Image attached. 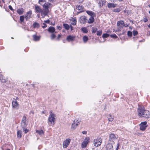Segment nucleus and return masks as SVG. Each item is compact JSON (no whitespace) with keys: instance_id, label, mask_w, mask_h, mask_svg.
<instances>
[{"instance_id":"f257e3e1","label":"nucleus","mask_w":150,"mask_h":150,"mask_svg":"<svg viewBox=\"0 0 150 150\" xmlns=\"http://www.w3.org/2000/svg\"><path fill=\"white\" fill-rule=\"evenodd\" d=\"M138 115L140 117L149 118L150 117V112L145 110L143 106H139L137 109Z\"/></svg>"},{"instance_id":"f03ea898","label":"nucleus","mask_w":150,"mask_h":150,"mask_svg":"<svg viewBox=\"0 0 150 150\" xmlns=\"http://www.w3.org/2000/svg\"><path fill=\"white\" fill-rule=\"evenodd\" d=\"M55 115L52 112V111H50L48 119V123L49 125H54L55 119Z\"/></svg>"},{"instance_id":"7ed1b4c3","label":"nucleus","mask_w":150,"mask_h":150,"mask_svg":"<svg viewBox=\"0 0 150 150\" xmlns=\"http://www.w3.org/2000/svg\"><path fill=\"white\" fill-rule=\"evenodd\" d=\"M118 138L117 135L114 134H111L109 136V142H112V143L114 144V141L116 140Z\"/></svg>"},{"instance_id":"20e7f679","label":"nucleus","mask_w":150,"mask_h":150,"mask_svg":"<svg viewBox=\"0 0 150 150\" xmlns=\"http://www.w3.org/2000/svg\"><path fill=\"white\" fill-rule=\"evenodd\" d=\"M117 29L116 31H119L121 30V29L125 25L124 22L122 21H118L117 23Z\"/></svg>"},{"instance_id":"39448f33","label":"nucleus","mask_w":150,"mask_h":150,"mask_svg":"<svg viewBox=\"0 0 150 150\" xmlns=\"http://www.w3.org/2000/svg\"><path fill=\"white\" fill-rule=\"evenodd\" d=\"M102 142L101 139L100 138L98 137L94 139L93 144L95 146L97 147L100 145Z\"/></svg>"},{"instance_id":"423d86ee","label":"nucleus","mask_w":150,"mask_h":150,"mask_svg":"<svg viewBox=\"0 0 150 150\" xmlns=\"http://www.w3.org/2000/svg\"><path fill=\"white\" fill-rule=\"evenodd\" d=\"M26 117L25 116H24L21 122V126L23 129H24L27 126Z\"/></svg>"},{"instance_id":"0eeeda50","label":"nucleus","mask_w":150,"mask_h":150,"mask_svg":"<svg viewBox=\"0 0 150 150\" xmlns=\"http://www.w3.org/2000/svg\"><path fill=\"white\" fill-rule=\"evenodd\" d=\"M79 121L76 119L74 120L71 125V129L73 130H74L79 125Z\"/></svg>"},{"instance_id":"6e6552de","label":"nucleus","mask_w":150,"mask_h":150,"mask_svg":"<svg viewBox=\"0 0 150 150\" xmlns=\"http://www.w3.org/2000/svg\"><path fill=\"white\" fill-rule=\"evenodd\" d=\"M147 122H142L140 124V129L142 131L144 130L147 127Z\"/></svg>"},{"instance_id":"1a4fd4ad","label":"nucleus","mask_w":150,"mask_h":150,"mask_svg":"<svg viewBox=\"0 0 150 150\" xmlns=\"http://www.w3.org/2000/svg\"><path fill=\"white\" fill-rule=\"evenodd\" d=\"M79 21L80 23L85 24L86 23L87 19L85 16H83L80 17Z\"/></svg>"},{"instance_id":"9d476101","label":"nucleus","mask_w":150,"mask_h":150,"mask_svg":"<svg viewBox=\"0 0 150 150\" xmlns=\"http://www.w3.org/2000/svg\"><path fill=\"white\" fill-rule=\"evenodd\" d=\"M71 142V139L69 138L66 139L63 143V146L64 148H66L69 145Z\"/></svg>"},{"instance_id":"9b49d317","label":"nucleus","mask_w":150,"mask_h":150,"mask_svg":"<svg viewBox=\"0 0 150 150\" xmlns=\"http://www.w3.org/2000/svg\"><path fill=\"white\" fill-rule=\"evenodd\" d=\"M89 140V137H86L85 138L84 140L82 143L81 147L82 148H84L87 145L88 142Z\"/></svg>"},{"instance_id":"f8f14e48","label":"nucleus","mask_w":150,"mask_h":150,"mask_svg":"<svg viewBox=\"0 0 150 150\" xmlns=\"http://www.w3.org/2000/svg\"><path fill=\"white\" fill-rule=\"evenodd\" d=\"M12 104L13 107V108L17 109H18L19 108L18 104L15 99H13Z\"/></svg>"},{"instance_id":"ddd939ff","label":"nucleus","mask_w":150,"mask_h":150,"mask_svg":"<svg viewBox=\"0 0 150 150\" xmlns=\"http://www.w3.org/2000/svg\"><path fill=\"white\" fill-rule=\"evenodd\" d=\"M114 144L112 143L109 142L108 143L106 146V150H113V144Z\"/></svg>"},{"instance_id":"4468645a","label":"nucleus","mask_w":150,"mask_h":150,"mask_svg":"<svg viewBox=\"0 0 150 150\" xmlns=\"http://www.w3.org/2000/svg\"><path fill=\"white\" fill-rule=\"evenodd\" d=\"M42 6L45 9L47 10L48 9L51 7V4L49 2H46Z\"/></svg>"},{"instance_id":"2eb2a0df","label":"nucleus","mask_w":150,"mask_h":150,"mask_svg":"<svg viewBox=\"0 0 150 150\" xmlns=\"http://www.w3.org/2000/svg\"><path fill=\"white\" fill-rule=\"evenodd\" d=\"M75 37L73 35H69L67 36V40L68 42H72L74 40Z\"/></svg>"},{"instance_id":"dca6fc26","label":"nucleus","mask_w":150,"mask_h":150,"mask_svg":"<svg viewBox=\"0 0 150 150\" xmlns=\"http://www.w3.org/2000/svg\"><path fill=\"white\" fill-rule=\"evenodd\" d=\"M32 13L31 11H30L27 12L25 16V18L26 21H28L29 18H31Z\"/></svg>"},{"instance_id":"f3484780","label":"nucleus","mask_w":150,"mask_h":150,"mask_svg":"<svg viewBox=\"0 0 150 150\" xmlns=\"http://www.w3.org/2000/svg\"><path fill=\"white\" fill-rule=\"evenodd\" d=\"M47 10L45 9L44 10L41 11V15L42 18H44V17L46 16L47 13Z\"/></svg>"},{"instance_id":"a211bd4d","label":"nucleus","mask_w":150,"mask_h":150,"mask_svg":"<svg viewBox=\"0 0 150 150\" xmlns=\"http://www.w3.org/2000/svg\"><path fill=\"white\" fill-rule=\"evenodd\" d=\"M71 24L73 25H75L76 23V18H72L71 20Z\"/></svg>"},{"instance_id":"6ab92c4d","label":"nucleus","mask_w":150,"mask_h":150,"mask_svg":"<svg viewBox=\"0 0 150 150\" xmlns=\"http://www.w3.org/2000/svg\"><path fill=\"white\" fill-rule=\"evenodd\" d=\"M117 4L113 3H108V7L109 8H115L116 7Z\"/></svg>"},{"instance_id":"aec40b11","label":"nucleus","mask_w":150,"mask_h":150,"mask_svg":"<svg viewBox=\"0 0 150 150\" xmlns=\"http://www.w3.org/2000/svg\"><path fill=\"white\" fill-rule=\"evenodd\" d=\"M55 31V29L54 27L50 26L49 27L48 29V31L50 33H53Z\"/></svg>"},{"instance_id":"412c9836","label":"nucleus","mask_w":150,"mask_h":150,"mask_svg":"<svg viewBox=\"0 0 150 150\" xmlns=\"http://www.w3.org/2000/svg\"><path fill=\"white\" fill-rule=\"evenodd\" d=\"M87 13L91 16L94 17L95 16V13L91 11H86Z\"/></svg>"},{"instance_id":"4be33fe9","label":"nucleus","mask_w":150,"mask_h":150,"mask_svg":"<svg viewBox=\"0 0 150 150\" xmlns=\"http://www.w3.org/2000/svg\"><path fill=\"white\" fill-rule=\"evenodd\" d=\"M35 8L37 13H40L41 11V9L38 6L35 5Z\"/></svg>"},{"instance_id":"5701e85b","label":"nucleus","mask_w":150,"mask_h":150,"mask_svg":"<svg viewBox=\"0 0 150 150\" xmlns=\"http://www.w3.org/2000/svg\"><path fill=\"white\" fill-rule=\"evenodd\" d=\"M106 3V1L105 0H100L99 1V6L101 7V6L104 5Z\"/></svg>"},{"instance_id":"b1692460","label":"nucleus","mask_w":150,"mask_h":150,"mask_svg":"<svg viewBox=\"0 0 150 150\" xmlns=\"http://www.w3.org/2000/svg\"><path fill=\"white\" fill-rule=\"evenodd\" d=\"M94 19L93 18V17L91 16L88 21V23L90 24L94 22Z\"/></svg>"},{"instance_id":"393cba45","label":"nucleus","mask_w":150,"mask_h":150,"mask_svg":"<svg viewBox=\"0 0 150 150\" xmlns=\"http://www.w3.org/2000/svg\"><path fill=\"white\" fill-rule=\"evenodd\" d=\"M36 132L38 134L40 135H42L44 134V132L42 129H40L39 130H36Z\"/></svg>"},{"instance_id":"a878e982","label":"nucleus","mask_w":150,"mask_h":150,"mask_svg":"<svg viewBox=\"0 0 150 150\" xmlns=\"http://www.w3.org/2000/svg\"><path fill=\"white\" fill-rule=\"evenodd\" d=\"M19 15H21L23 13L24 10L23 8L19 9H17V11Z\"/></svg>"},{"instance_id":"bb28decb","label":"nucleus","mask_w":150,"mask_h":150,"mask_svg":"<svg viewBox=\"0 0 150 150\" xmlns=\"http://www.w3.org/2000/svg\"><path fill=\"white\" fill-rule=\"evenodd\" d=\"M108 120L110 122H112L114 119L113 116H112L110 115H108L107 117Z\"/></svg>"},{"instance_id":"cd10ccee","label":"nucleus","mask_w":150,"mask_h":150,"mask_svg":"<svg viewBox=\"0 0 150 150\" xmlns=\"http://www.w3.org/2000/svg\"><path fill=\"white\" fill-rule=\"evenodd\" d=\"M33 39L35 41L39 40L40 38V36H37L35 35H33Z\"/></svg>"},{"instance_id":"c85d7f7f","label":"nucleus","mask_w":150,"mask_h":150,"mask_svg":"<svg viewBox=\"0 0 150 150\" xmlns=\"http://www.w3.org/2000/svg\"><path fill=\"white\" fill-rule=\"evenodd\" d=\"M83 7L82 6H81L79 5H77L76 6V9L78 10H81L83 9Z\"/></svg>"},{"instance_id":"c756f323","label":"nucleus","mask_w":150,"mask_h":150,"mask_svg":"<svg viewBox=\"0 0 150 150\" xmlns=\"http://www.w3.org/2000/svg\"><path fill=\"white\" fill-rule=\"evenodd\" d=\"M17 137L18 138H21V130H18L17 132Z\"/></svg>"},{"instance_id":"7c9ffc66","label":"nucleus","mask_w":150,"mask_h":150,"mask_svg":"<svg viewBox=\"0 0 150 150\" xmlns=\"http://www.w3.org/2000/svg\"><path fill=\"white\" fill-rule=\"evenodd\" d=\"M33 26L34 28H38L39 27L40 25L38 23L35 22L33 24Z\"/></svg>"},{"instance_id":"2f4dec72","label":"nucleus","mask_w":150,"mask_h":150,"mask_svg":"<svg viewBox=\"0 0 150 150\" xmlns=\"http://www.w3.org/2000/svg\"><path fill=\"white\" fill-rule=\"evenodd\" d=\"M81 30L83 33H87L88 32L87 28H86V27L82 28Z\"/></svg>"},{"instance_id":"473e14b6","label":"nucleus","mask_w":150,"mask_h":150,"mask_svg":"<svg viewBox=\"0 0 150 150\" xmlns=\"http://www.w3.org/2000/svg\"><path fill=\"white\" fill-rule=\"evenodd\" d=\"M64 27L67 30H68L69 29V26L67 24H63Z\"/></svg>"},{"instance_id":"72a5a7b5","label":"nucleus","mask_w":150,"mask_h":150,"mask_svg":"<svg viewBox=\"0 0 150 150\" xmlns=\"http://www.w3.org/2000/svg\"><path fill=\"white\" fill-rule=\"evenodd\" d=\"M83 41L84 42H86L88 40V37L86 36H84L83 38Z\"/></svg>"},{"instance_id":"f704fd0d","label":"nucleus","mask_w":150,"mask_h":150,"mask_svg":"<svg viewBox=\"0 0 150 150\" xmlns=\"http://www.w3.org/2000/svg\"><path fill=\"white\" fill-rule=\"evenodd\" d=\"M97 30V28H96L93 27L92 28V33H95Z\"/></svg>"},{"instance_id":"c9c22d12","label":"nucleus","mask_w":150,"mask_h":150,"mask_svg":"<svg viewBox=\"0 0 150 150\" xmlns=\"http://www.w3.org/2000/svg\"><path fill=\"white\" fill-rule=\"evenodd\" d=\"M45 0H39V3L42 6L44 4H43L45 2Z\"/></svg>"},{"instance_id":"e433bc0d","label":"nucleus","mask_w":150,"mask_h":150,"mask_svg":"<svg viewBox=\"0 0 150 150\" xmlns=\"http://www.w3.org/2000/svg\"><path fill=\"white\" fill-rule=\"evenodd\" d=\"M109 34L107 33L103 34L102 35V37L103 38H106L108 37L109 36Z\"/></svg>"},{"instance_id":"4c0bfd02","label":"nucleus","mask_w":150,"mask_h":150,"mask_svg":"<svg viewBox=\"0 0 150 150\" xmlns=\"http://www.w3.org/2000/svg\"><path fill=\"white\" fill-rule=\"evenodd\" d=\"M0 79L3 83H5L7 81L6 79L3 78L1 79V77H0Z\"/></svg>"},{"instance_id":"58836bf2","label":"nucleus","mask_w":150,"mask_h":150,"mask_svg":"<svg viewBox=\"0 0 150 150\" xmlns=\"http://www.w3.org/2000/svg\"><path fill=\"white\" fill-rule=\"evenodd\" d=\"M20 21L21 22H23V21L24 20V16H21L20 17Z\"/></svg>"},{"instance_id":"ea45409f","label":"nucleus","mask_w":150,"mask_h":150,"mask_svg":"<svg viewBox=\"0 0 150 150\" xmlns=\"http://www.w3.org/2000/svg\"><path fill=\"white\" fill-rule=\"evenodd\" d=\"M102 33V30H100L99 31H97V35H98L100 36V35Z\"/></svg>"},{"instance_id":"a19ab883","label":"nucleus","mask_w":150,"mask_h":150,"mask_svg":"<svg viewBox=\"0 0 150 150\" xmlns=\"http://www.w3.org/2000/svg\"><path fill=\"white\" fill-rule=\"evenodd\" d=\"M120 11V9L119 8H116L114 9L113 10V11L115 12H118Z\"/></svg>"},{"instance_id":"79ce46f5","label":"nucleus","mask_w":150,"mask_h":150,"mask_svg":"<svg viewBox=\"0 0 150 150\" xmlns=\"http://www.w3.org/2000/svg\"><path fill=\"white\" fill-rule=\"evenodd\" d=\"M133 34L134 36H135L138 34V32L136 30H134L133 31Z\"/></svg>"},{"instance_id":"37998d69","label":"nucleus","mask_w":150,"mask_h":150,"mask_svg":"<svg viewBox=\"0 0 150 150\" xmlns=\"http://www.w3.org/2000/svg\"><path fill=\"white\" fill-rule=\"evenodd\" d=\"M132 35V33L131 32L128 31L127 32V35L129 37H131Z\"/></svg>"},{"instance_id":"c03bdc74","label":"nucleus","mask_w":150,"mask_h":150,"mask_svg":"<svg viewBox=\"0 0 150 150\" xmlns=\"http://www.w3.org/2000/svg\"><path fill=\"white\" fill-rule=\"evenodd\" d=\"M55 37H56L55 35L54 34H52V35L51 36V38L52 40H53L54 38H55Z\"/></svg>"},{"instance_id":"a18cd8bd","label":"nucleus","mask_w":150,"mask_h":150,"mask_svg":"<svg viewBox=\"0 0 150 150\" xmlns=\"http://www.w3.org/2000/svg\"><path fill=\"white\" fill-rule=\"evenodd\" d=\"M110 36L112 38H116L117 37V36L115 34L110 35Z\"/></svg>"},{"instance_id":"49530a36","label":"nucleus","mask_w":150,"mask_h":150,"mask_svg":"<svg viewBox=\"0 0 150 150\" xmlns=\"http://www.w3.org/2000/svg\"><path fill=\"white\" fill-rule=\"evenodd\" d=\"M61 35L60 34H59L57 37V40H59L60 38H61Z\"/></svg>"},{"instance_id":"de8ad7c7","label":"nucleus","mask_w":150,"mask_h":150,"mask_svg":"<svg viewBox=\"0 0 150 150\" xmlns=\"http://www.w3.org/2000/svg\"><path fill=\"white\" fill-rule=\"evenodd\" d=\"M143 20L144 22H146L148 21V19L147 18H144Z\"/></svg>"},{"instance_id":"09e8293b","label":"nucleus","mask_w":150,"mask_h":150,"mask_svg":"<svg viewBox=\"0 0 150 150\" xmlns=\"http://www.w3.org/2000/svg\"><path fill=\"white\" fill-rule=\"evenodd\" d=\"M43 25L42 26V27L43 28H45L47 27V25L45 23H43Z\"/></svg>"},{"instance_id":"8fccbe9b","label":"nucleus","mask_w":150,"mask_h":150,"mask_svg":"<svg viewBox=\"0 0 150 150\" xmlns=\"http://www.w3.org/2000/svg\"><path fill=\"white\" fill-rule=\"evenodd\" d=\"M24 129V131L25 133H26L27 132H28L29 130L28 129Z\"/></svg>"},{"instance_id":"3c124183","label":"nucleus","mask_w":150,"mask_h":150,"mask_svg":"<svg viewBox=\"0 0 150 150\" xmlns=\"http://www.w3.org/2000/svg\"><path fill=\"white\" fill-rule=\"evenodd\" d=\"M8 7L9 9H10L11 10L13 11V8L11 5H9L8 6Z\"/></svg>"},{"instance_id":"603ef678","label":"nucleus","mask_w":150,"mask_h":150,"mask_svg":"<svg viewBox=\"0 0 150 150\" xmlns=\"http://www.w3.org/2000/svg\"><path fill=\"white\" fill-rule=\"evenodd\" d=\"M119 146H120V144H119V143H117V147H116L117 150L119 149Z\"/></svg>"},{"instance_id":"864d4df0","label":"nucleus","mask_w":150,"mask_h":150,"mask_svg":"<svg viewBox=\"0 0 150 150\" xmlns=\"http://www.w3.org/2000/svg\"><path fill=\"white\" fill-rule=\"evenodd\" d=\"M45 22V23H49L50 22L49 20H46V21H44Z\"/></svg>"},{"instance_id":"5fc2aeb1","label":"nucleus","mask_w":150,"mask_h":150,"mask_svg":"<svg viewBox=\"0 0 150 150\" xmlns=\"http://www.w3.org/2000/svg\"><path fill=\"white\" fill-rule=\"evenodd\" d=\"M110 1L111 2H115L117 1V0H110Z\"/></svg>"},{"instance_id":"6e6d98bb","label":"nucleus","mask_w":150,"mask_h":150,"mask_svg":"<svg viewBox=\"0 0 150 150\" xmlns=\"http://www.w3.org/2000/svg\"><path fill=\"white\" fill-rule=\"evenodd\" d=\"M82 133L83 134H86V131H83L82 132Z\"/></svg>"},{"instance_id":"4d7b16f0","label":"nucleus","mask_w":150,"mask_h":150,"mask_svg":"<svg viewBox=\"0 0 150 150\" xmlns=\"http://www.w3.org/2000/svg\"><path fill=\"white\" fill-rule=\"evenodd\" d=\"M57 28L59 29V30H60L61 29V28L59 26H58Z\"/></svg>"},{"instance_id":"13d9d810","label":"nucleus","mask_w":150,"mask_h":150,"mask_svg":"<svg viewBox=\"0 0 150 150\" xmlns=\"http://www.w3.org/2000/svg\"><path fill=\"white\" fill-rule=\"evenodd\" d=\"M70 27H71V30H73V27L72 26H71V25H70Z\"/></svg>"},{"instance_id":"bf43d9fd","label":"nucleus","mask_w":150,"mask_h":150,"mask_svg":"<svg viewBox=\"0 0 150 150\" xmlns=\"http://www.w3.org/2000/svg\"><path fill=\"white\" fill-rule=\"evenodd\" d=\"M49 1H54V0H48Z\"/></svg>"},{"instance_id":"052dcab7","label":"nucleus","mask_w":150,"mask_h":150,"mask_svg":"<svg viewBox=\"0 0 150 150\" xmlns=\"http://www.w3.org/2000/svg\"><path fill=\"white\" fill-rule=\"evenodd\" d=\"M148 26L149 28H150V24L148 25Z\"/></svg>"},{"instance_id":"680f3d73","label":"nucleus","mask_w":150,"mask_h":150,"mask_svg":"<svg viewBox=\"0 0 150 150\" xmlns=\"http://www.w3.org/2000/svg\"><path fill=\"white\" fill-rule=\"evenodd\" d=\"M148 6L150 8V4L148 5Z\"/></svg>"},{"instance_id":"e2e57ef3","label":"nucleus","mask_w":150,"mask_h":150,"mask_svg":"<svg viewBox=\"0 0 150 150\" xmlns=\"http://www.w3.org/2000/svg\"><path fill=\"white\" fill-rule=\"evenodd\" d=\"M149 14H150V10L149 11Z\"/></svg>"},{"instance_id":"0e129e2a","label":"nucleus","mask_w":150,"mask_h":150,"mask_svg":"<svg viewBox=\"0 0 150 150\" xmlns=\"http://www.w3.org/2000/svg\"><path fill=\"white\" fill-rule=\"evenodd\" d=\"M107 32L108 33H110V31H108Z\"/></svg>"},{"instance_id":"69168bd1","label":"nucleus","mask_w":150,"mask_h":150,"mask_svg":"<svg viewBox=\"0 0 150 150\" xmlns=\"http://www.w3.org/2000/svg\"><path fill=\"white\" fill-rule=\"evenodd\" d=\"M126 27H127L128 26V25H126V26H125Z\"/></svg>"},{"instance_id":"338daca9","label":"nucleus","mask_w":150,"mask_h":150,"mask_svg":"<svg viewBox=\"0 0 150 150\" xmlns=\"http://www.w3.org/2000/svg\"><path fill=\"white\" fill-rule=\"evenodd\" d=\"M126 27H127L128 26V25H126V26H125Z\"/></svg>"},{"instance_id":"774afa93","label":"nucleus","mask_w":150,"mask_h":150,"mask_svg":"<svg viewBox=\"0 0 150 150\" xmlns=\"http://www.w3.org/2000/svg\"><path fill=\"white\" fill-rule=\"evenodd\" d=\"M3 2L4 1V0H2Z\"/></svg>"}]
</instances>
